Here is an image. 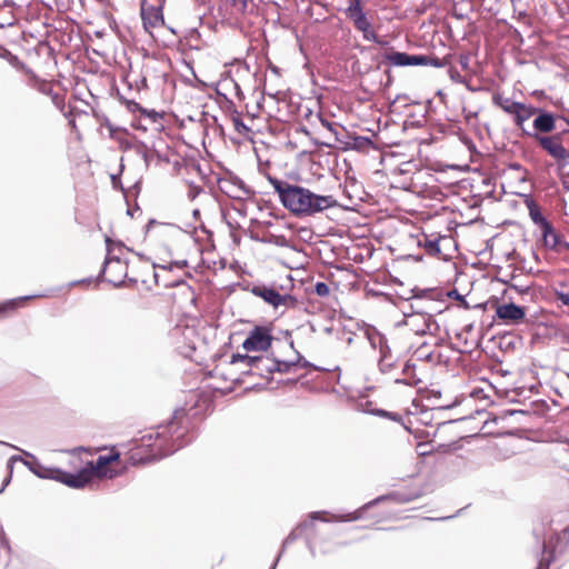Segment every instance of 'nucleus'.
Listing matches in <instances>:
<instances>
[{
	"label": "nucleus",
	"instance_id": "obj_1",
	"mask_svg": "<svg viewBox=\"0 0 569 569\" xmlns=\"http://www.w3.org/2000/svg\"><path fill=\"white\" fill-rule=\"evenodd\" d=\"M282 206L298 217H309L337 206L332 196H320L309 189L269 177Z\"/></svg>",
	"mask_w": 569,
	"mask_h": 569
},
{
	"label": "nucleus",
	"instance_id": "obj_2",
	"mask_svg": "<svg viewBox=\"0 0 569 569\" xmlns=\"http://www.w3.org/2000/svg\"><path fill=\"white\" fill-rule=\"evenodd\" d=\"M118 459L119 453L117 452L107 456H99L96 462H89L81 471L77 473L58 471V477L56 478L71 488H83L90 482L92 477L109 479L116 477L117 472L109 469L108 466Z\"/></svg>",
	"mask_w": 569,
	"mask_h": 569
},
{
	"label": "nucleus",
	"instance_id": "obj_3",
	"mask_svg": "<svg viewBox=\"0 0 569 569\" xmlns=\"http://www.w3.org/2000/svg\"><path fill=\"white\" fill-rule=\"evenodd\" d=\"M167 431H169V428L166 427V428H163L162 431H157L154 435L150 433L148 436H143L141 438V446L142 447L156 446L157 452L152 451V453L147 457H140L138 452H132L130 456L131 463L137 465V463L151 462V461L161 459V458L167 457L170 453L174 452L176 448L168 449L166 447L167 442H168Z\"/></svg>",
	"mask_w": 569,
	"mask_h": 569
},
{
	"label": "nucleus",
	"instance_id": "obj_4",
	"mask_svg": "<svg viewBox=\"0 0 569 569\" xmlns=\"http://www.w3.org/2000/svg\"><path fill=\"white\" fill-rule=\"evenodd\" d=\"M106 244L107 258L102 273L106 276L108 282L112 283L114 287H119L123 283V279L127 276L128 266L119 257H111V254L116 249L121 251L122 246L113 242L109 237L106 238Z\"/></svg>",
	"mask_w": 569,
	"mask_h": 569
},
{
	"label": "nucleus",
	"instance_id": "obj_5",
	"mask_svg": "<svg viewBox=\"0 0 569 569\" xmlns=\"http://www.w3.org/2000/svg\"><path fill=\"white\" fill-rule=\"evenodd\" d=\"M232 363H243L249 370L248 372L262 378H268L277 367V359L264 356L233 355Z\"/></svg>",
	"mask_w": 569,
	"mask_h": 569
},
{
	"label": "nucleus",
	"instance_id": "obj_6",
	"mask_svg": "<svg viewBox=\"0 0 569 569\" xmlns=\"http://www.w3.org/2000/svg\"><path fill=\"white\" fill-rule=\"evenodd\" d=\"M365 336L373 350L379 352V368L382 372H388L393 367V357L388 346L386 337L375 328H367Z\"/></svg>",
	"mask_w": 569,
	"mask_h": 569
},
{
	"label": "nucleus",
	"instance_id": "obj_7",
	"mask_svg": "<svg viewBox=\"0 0 569 569\" xmlns=\"http://www.w3.org/2000/svg\"><path fill=\"white\" fill-rule=\"evenodd\" d=\"M383 58L390 66L395 67L433 66L441 68L445 66V62L437 58H430L425 54H408L406 52L390 51L386 52Z\"/></svg>",
	"mask_w": 569,
	"mask_h": 569
},
{
	"label": "nucleus",
	"instance_id": "obj_8",
	"mask_svg": "<svg viewBox=\"0 0 569 569\" xmlns=\"http://www.w3.org/2000/svg\"><path fill=\"white\" fill-rule=\"evenodd\" d=\"M405 323L416 335H438L440 327L433 317L426 312H412L406 315Z\"/></svg>",
	"mask_w": 569,
	"mask_h": 569
},
{
	"label": "nucleus",
	"instance_id": "obj_9",
	"mask_svg": "<svg viewBox=\"0 0 569 569\" xmlns=\"http://www.w3.org/2000/svg\"><path fill=\"white\" fill-rule=\"evenodd\" d=\"M251 293L256 297L261 298L266 303L272 306L274 309L280 307H292L296 303V299L290 295H281L273 287L264 284H257L251 287Z\"/></svg>",
	"mask_w": 569,
	"mask_h": 569
},
{
	"label": "nucleus",
	"instance_id": "obj_10",
	"mask_svg": "<svg viewBox=\"0 0 569 569\" xmlns=\"http://www.w3.org/2000/svg\"><path fill=\"white\" fill-rule=\"evenodd\" d=\"M540 147L546 150L561 167L569 163V151L561 144L560 136H535Z\"/></svg>",
	"mask_w": 569,
	"mask_h": 569
},
{
	"label": "nucleus",
	"instance_id": "obj_11",
	"mask_svg": "<svg viewBox=\"0 0 569 569\" xmlns=\"http://www.w3.org/2000/svg\"><path fill=\"white\" fill-rule=\"evenodd\" d=\"M272 342L271 331L267 327H254L249 331L242 348L247 352L266 351Z\"/></svg>",
	"mask_w": 569,
	"mask_h": 569
},
{
	"label": "nucleus",
	"instance_id": "obj_12",
	"mask_svg": "<svg viewBox=\"0 0 569 569\" xmlns=\"http://www.w3.org/2000/svg\"><path fill=\"white\" fill-rule=\"evenodd\" d=\"M496 317L505 325L517 326L523 322L526 309L513 302L500 303L496 307Z\"/></svg>",
	"mask_w": 569,
	"mask_h": 569
},
{
	"label": "nucleus",
	"instance_id": "obj_13",
	"mask_svg": "<svg viewBox=\"0 0 569 569\" xmlns=\"http://www.w3.org/2000/svg\"><path fill=\"white\" fill-rule=\"evenodd\" d=\"M556 116L552 113L539 109L533 119L532 126L538 133H549L556 128Z\"/></svg>",
	"mask_w": 569,
	"mask_h": 569
},
{
	"label": "nucleus",
	"instance_id": "obj_14",
	"mask_svg": "<svg viewBox=\"0 0 569 569\" xmlns=\"http://www.w3.org/2000/svg\"><path fill=\"white\" fill-rule=\"evenodd\" d=\"M141 17L143 26L147 30L150 28H157L163 24V16L160 7L149 6L141 7Z\"/></svg>",
	"mask_w": 569,
	"mask_h": 569
},
{
	"label": "nucleus",
	"instance_id": "obj_15",
	"mask_svg": "<svg viewBox=\"0 0 569 569\" xmlns=\"http://www.w3.org/2000/svg\"><path fill=\"white\" fill-rule=\"evenodd\" d=\"M538 111V108H535L531 104H525L519 103L515 113H513V121L515 124L520 128L522 131H525L523 124L527 120H529L532 116H535Z\"/></svg>",
	"mask_w": 569,
	"mask_h": 569
},
{
	"label": "nucleus",
	"instance_id": "obj_16",
	"mask_svg": "<svg viewBox=\"0 0 569 569\" xmlns=\"http://www.w3.org/2000/svg\"><path fill=\"white\" fill-rule=\"evenodd\" d=\"M525 203L528 208L529 216L535 224L541 228L546 223H549V221L542 216L540 207L531 197L526 196Z\"/></svg>",
	"mask_w": 569,
	"mask_h": 569
},
{
	"label": "nucleus",
	"instance_id": "obj_17",
	"mask_svg": "<svg viewBox=\"0 0 569 569\" xmlns=\"http://www.w3.org/2000/svg\"><path fill=\"white\" fill-rule=\"evenodd\" d=\"M353 24H355L356 29H358L359 31L362 32L363 38L366 40L380 43V40L378 39L377 34L371 29V23L369 22L366 13L361 18L357 19L353 22Z\"/></svg>",
	"mask_w": 569,
	"mask_h": 569
},
{
	"label": "nucleus",
	"instance_id": "obj_18",
	"mask_svg": "<svg viewBox=\"0 0 569 569\" xmlns=\"http://www.w3.org/2000/svg\"><path fill=\"white\" fill-rule=\"evenodd\" d=\"M542 233L543 243L547 248L556 249L559 244V236L549 223H546L541 228H539Z\"/></svg>",
	"mask_w": 569,
	"mask_h": 569
},
{
	"label": "nucleus",
	"instance_id": "obj_19",
	"mask_svg": "<svg viewBox=\"0 0 569 569\" xmlns=\"http://www.w3.org/2000/svg\"><path fill=\"white\" fill-rule=\"evenodd\" d=\"M309 363L303 360L299 355H297L296 360L290 361H281L277 360V367L274 368V371L277 372H291L297 367H307Z\"/></svg>",
	"mask_w": 569,
	"mask_h": 569
},
{
	"label": "nucleus",
	"instance_id": "obj_20",
	"mask_svg": "<svg viewBox=\"0 0 569 569\" xmlns=\"http://www.w3.org/2000/svg\"><path fill=\"white\" fill-rule=\"evenodd\" d=\"M492 102L501 108L506 113L513 116L518 104L520 102L513 101L510 98H506L501 94H495L492 98Z\"/></svg>",
	"mask_w": 569,
	"mask_h": 569
},
{
	"label": "nucleus",
	"instance_id": "obj_21",
	"mask_svg": "<svg viewBox=\"0 0 569 569\" xmlns=\"http://www.w3.org/2000/svg\"><path fill=\"white\" fill-rule=\"evenodd\" d=\"M16 461H22L33 473H36L38 477H41V478H46L47 476L42 472H40L39 470H37L29 461L22 459L21 457L19 456H12L9 461H8V468L10 469V475L6 478L2 487L0 488V492H2L6 488V486L10 482V478H11V472H12V469H13V463Z\"/></svg>",
	"mask_w": 569,
	"mask_h": 569
},
{
	"label": "nucleus",
	"instance_id": "obj_22",
	"mask_svg": "<svg viewBox=\"0 0 569 569\" xmlns=\"http://www.w3.org/2000/svg\"><path fill=\"white\" fill-rule=\"evenodd\" d=\"M419 244L425 248L429 254L436 256L440 253L439 238L437 237L429 238L425 236L422 240H419Z\"/></svg>",
	"mask_w": 569,
	"mask_h": 569
},
{
	"label": "nucleus",
	"instance_id": "obj_23",
	"mask_svg": "<svg viewBox=\"0 0 569 569\" xmlns=\"http://www.w3.org/2000/svg\"><path fill=\"white\" fill-rule=\"evenodd\" d=\"M346 14L352 22L361 18L365 12L361 8L360 1L351 0L349 7L346 9Z\"/></svg>",
	"mask_w": 569,
	"mask_h": 569
},
{
	"label": "nucleus",
	"instance_id": "obj_24",
	"mask_svg": "<svg viewBox=\"0 0 569 569\" xmlns=\"http://www.w3.org/2000/svg\"><path fill=\"white\" fill-rule=\"evenodd\" d=\"M413 365L407 362L405 366H403V375L406 376V378L403 379H396V382L397 383H405V385H409V386H412V385H416L418 383L419 380L415 379V377L410 376V372L411 370L413 369Z\"/></svg>",
	"mask_w": 569,
	"mask_h": 569
},
{
	"label": "nucleus",
	"instance_id": "obj_25",
	"mask_svg": "<svg viewBox=\"0 0 569 569\" xmlns=\"http://www.w3.org/2000/svg\"><path fill=\"white\" fill-rule=\"evenodd\" d=\"M32 298L31 296H27V297H21V298H17V299H12V300H9L7 302H3L0 305V313L1 312H6L8 310H13V309H17L18 307H20L22 305L23 301L28 300Z\"/></svg>",
	"mask_w": 569,
	"mask_h": 569
},
{
	"label": "nucleus",
	"instance_id": "obj_26",
	"mask_svg": "<svg viewBox=\"0 0 569 569\" xmlns=\"http://www.w3.org/2000/svg\"><path fill=\"white\" fill-rule=\"evenodd\" d=\"M319 120H320V123L322 124V127H325L329 132H331L335 136L338 134V131H337L338 124L337 123L330 122L329 120L323 119L320 116H319Z\"/></svg>",
	"mask_w": 569,
	"mask_h": 569
},
{
	"label": "nucleus",
	"instance_id": "obj_27",
	"mask_svg": "<svg viewBox=\"0 0 569 569\" xmlns=\"http://www.w3.org/2000/svg\"><path fill=\"white\" fill-rule=\"evenodd\" d=\"M315 290L316 293L320 297H326L329 295V287L325 282H318Z\"/></svg>",
	"mask_w": 569,
	"mask_h": 569
},
{
	"label": "nucleus",
	"instance_id": "obj_28",
	"mask_svg": "<svg viewBox=\"0 0 569 569\" xmlns=\"http://www.w3.org/2000/svg\"><path fill=\"white\" fill-rule=\"evenodd\" d=\"M449 77L452 81L457 83H465L466 81L465 78L459 73V71L453 68L449 69Z\"/></svg>",
	"mask_w": 569,
	"mask_h": 569
},
{
	"label": "nucleus",
	"instance_id": "obj_29",
	"mask_svg": "<svg viewBox=\"0 0 569 569\" xmlns=\"http://www.w3.org/2000/svg\"><path fill=\"white\" fill-rule=\"evenodd\" d=\"M556 298L558 301H560L563 306L569 307V292L563 291H556Z\"/></svg>",
	"mask_w": 569,
	"mask_h": 569
},
{
	"label": "nucleus",
	"instance_id": "obj_30",
	"mask_svg": "<svg viewBox=\"0 0 569 569\" xmlns=\"http://www.w3.org/2000/svg\"><path fill=\"white\" fill-rule=\"evenodd\" d=\"M358 518H359V516H356V515L353 516L351 513H348L346 516H333L332 517V519L337 520V521H352V520H356Z\"/></svg>",
	"mask_w": 569,
	"mask_h": 569
},
{
	"label": "nucleus",
	"instance_id": "obj_31",
	"mask_svg": "<svg viewBox=\"0 0 569 569\" xmlns=\"http://www.w3.org/2000/svg\"><path fill=\"white\" fill-rule=\"evenodd\" d=\"M552 559H553V551L549 552L547 558H542L539 561V568L538 569H542L543 567L548 568Z\"/></svg>",
	"mask_w": 569,
	"mask_h": 569
},
{
	"label": "nucleus",
	"instance_id": "obj_32",
	"mask_svg": "<svg viewBox=\"0 0 569 569\" xmlns=\"http://www.w3.org/2000/svg\"><path fill=\"white\" fill-rule=\"evenodd\" d=\"M469 63H470V57L469 56L461 54L459 57V64L461 66L462 69L468 70L469 69Z\"/></svg>",
	"mask_w": 569,
	"mask_h": 569
},
{
	"label": "nucleus",
	"instance_id": "obj_33",
	"mask_svg": "<svg viewBox=\"0 0 569 569\" xmlns=\"http://www.w3.org/2000/svg\"><path fill=\"white\" fill-rule=\"evenodd\" d=\"M323 515H325V512H313V513L311 515V518H312V519H320V520H322V521H329V519H327V518L322 517Z\"/></svg>",
	"mask_w": 569,
	"mask_h": 569
},
{
	"label": "nucleus",
	"instance_id": "obj_34",
	"mask_svg": "<svg viewBox=\"0 0 569 569\" xmlns=\"http://www.w3.org/2000/svg\"><path fill=\"white\" fill-rule=\"evenodd\" d=\"M296 539L295 533L289 535L286 540L283 541V548H286L291 541Z\"/></svg>",
	"mask_w": 569,
	"mask_h": 569
},
{
	"label": "nucleus",
	"instance_id": "obj_35",
	"mask_svg": "<svg viewBox=\"0 0 569 569\" xmlns=\"http://www.w3.org/2000/svg\"><path fill=\"white\" fill-rule=\"evenodd\" d=\"M376 415L383 416V417H389V418L395 419V417L392 416V413L387 412V411H385V410H377Z\"/></svg>",
	"mask_w": 569,
	"mask_h": 569
},
{
	"label": "nucleus",
	"instance_id": "obj_36",
	"mask_svg": "<svg viewBox=\"0 0 569 569\" xmlns=\"http://www.w3.org/2000/svg\"><path fill=\"white\" fill-rule=\"evenodd\" d=\"M562 184H563V188L569 191V180H565L562 182Z\"/></svg>",
	"mask_w": 569,
	"mask_h": 569
},
{
	"label": "nucleus",
	"instance_id": "obj_37",
	"mask_svg": "<svg viewBox=\"0 0 569 569\" xmlns=\"http://www.w3.org/2000/svg\"><path fill=\"white\" fill-rule=\"evenodd\" d=\"M176 266H177V267H179V268H182V267H184V266H186V262H182V263H176Z\"/></svg>",
	"mask_w": 569,
	"mask_h": 569
},
{
	"label": "nucleus",
	"instance_id": "obj_38",
	"mask_svg": "<svg viewBox=\"0 0 569 569\" xmlns=\"http://www.w3.org/2000/svg\"><path fill=\"white\" fill-rule=\"evenodd\" d=\"M21 451L23 452V455H24V456H27V457H32V455H31V453H29V452H27V451H23V450H21Z\"/></svg>",
	"mask_w": 569,
	"mask_h": 569
},
{
	"label": "nucleus",
	"instance_id": "obj_39",
	"mask_svg": "<svg viewBox=\"0 0 569 569\" xmlns=\"http://www.w3.org/2000/svg\"><path fill=\"white\" fill-rule=\"evenodd\" d=\"M547 548H548V547H547V545L545 543V545H543V553H546V552H547Z\"/></svg>",
	"mask_w": 569,
	"mask_h": 569
},
{
	"label": "nucleus",
	"instance_id": "obj_40",
	"mask_svg": "<svg viewBox=\"0 0 569 569\" xmlns=\"http://www.w3.org/2000/svg\"><path fill=\"white\" fill-rule=\"evenodd\" d=\"M279 558H281V555H278V558H277L276 562L273 563L274 566L277 565Z\"/></svg>",
	"mask_w": 569,
	"mask_h": 569
},
{
	"label": "nucleus",
	"instance_id": "obj_41",
	"mask_svg": "<svg viewBox=\"0 0 569 569\" xmlns=\"http://www.w3.org/2000/svg\"><path fill=\"white\" fill-rule=\"evenodd\" d=\"M567 123H568V129H565L563 132H569V121Z\"/></svg>",
	"mask_w": 569,
	"mask_h": 569
},
{
	"label": "nucleus",
	"instance_id": "obj_42",
	"mask_svg": "<svg viewBox=\"0 0 569 569\" xmlns=\"http://www.w3.org/2000/svg\"><path fill=\"white\" fill-rule=\"evenodd\" d=\"M231 4H234L236 3V0H230Z\"/></svg>",
	"mask_w": 569,
	"mask_h": 569
},
{
	"label": "nucleus",
	"instance_id": "obj_43",
	"mask_svg": "<svg viewBox=\"0 0 569 569\" xmlns=\"http://www.w3.org/2000/svg\"><path fill=\"white\" fill-rule=\"evenodd\" d=\"M0 445H7V443H6V442H3V441H0Z\"/></svg>",
	"mask_w": 569,
	"mask_h": 569
},
{
	"label": "nucleus",
	"instance_id": "obj_44",
	"mask_svg": "<svg viewBox=\"0 0 569 569\" xmlns=\"http://www.w3.org/2000/svg\"><path fill=\"white\" fill-rule=\"evenodd\" d=\"M271 569H274V565H272Z\"/></svg>",
	"mask_w": 569,
	"mask_h": 569
}]
</instances>
